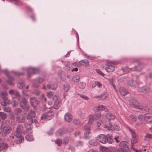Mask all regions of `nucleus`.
I'll return each instance as SVG.
<instances>
[{"label": "nucleus", "mask_w": 152, "mask_h": 152, "mask_svg": "<svg viewBox=\"0 0 152 152\" xmlns=\"http://www.w3.org/2000/svg\"><path fill=\"white\" fill-rule=\"evenodd\" d=\"M100 116V114H97L95 115H90L89 116L88 122V126H85L84 129L86 131V133L88 134L90 133V125L92 124L94 120H96L99 119Z\"/></svg>", "instance_id": "nucleus-1"}, {"label": "nucleus", "mask_w": 152, "mask_h": 152, "mask_svg": "<svg viewBox=\"0 0 152 152\" xmlns=\"http://www.w3.org/2000/svg\"><path fill=\"white\" fill-rule=\"evenodd\" d=\"M23 127L22 126L19 125L17 127V130L15 131V136L18 140H16L17 143H19L24 141V138L22 136Z\"/></svg>", "instance_id": "nucleus-2"}, {"label": "nucleus", "mask_w": 152, "mask_h": 152, "mask_svg": "<svg viewBox=\"0 0 152 152\" xmlns=\"http://www.w3.org/2000/svg\"><path fill=\"white\" fill-rule=\"evenodd\" d=\"M120 148L117 150V152H129L130 150L129 147L125 142H121L120 144Z\"/></svg>", "instance_id": "nucleus-3"}, {"label": "nucleus", "mask_w": 152, "mask_h": 152, "mask_svg": "<svg viewBox=\"0 0 152 152\" xmlns=\"http://www.w3.org/2000/svg\"><path fill=\"white\" fill-rule=\"evenodd\" d=\"M10 94H14L16 97L13 98V102H12V104L14 106L17 104L18 102L20 100V96L18 93L15 92L13 90H11L9 91Z\"/></svg>", "instance_id": "nucleus-4"}, {"label": "nucleus", "mask_w": 152, "mask_h": 152, "mask_svg": "<svg viewBox=\"0 0 152 152\" xmlns=\"http://www.w3.org/2000/svg\"><path fill=\"white\" fill-rule=\"evenodd\" d=\"M138 118L140 120H146L148 122L152 121V114L151 113H148L145 115V116L142 115H139Z\"/></svg>", "instance_id": "nucleus-5"}, {"label": "nucleus", "mask_w": 152, "mask_h": 152, "mask_svg": "<svg viewBox=\"0 0 152 152\" xmlns=\"http://www.w3.org/2000/svg\"><path fill=\"white\" fill-rule=\"evenodd\" d=\"M1 97L3 98L4 101L1 102V104L3 106H6L7 104L10 103L7 98L5 97L7 95V93L6 92H2L1 94Z\"/></svg>", "instance_id": "nucleus-6"}, {"label": "nucleus", "mask_w": 152, "mask_h": 152, "mask_svg": "<svg viewBox=\"0 0 152 152\" xmlns=\"http://www.w3.org/2000/svg\"><path fill=\"white\" fill-rule=\"evenodd\" d=\"M129 131L131 133L132 138L131 139V145L132 148L133 147L134 145L137 142V140L136 139V136L135 132L132 129L130 128H129Z\"/></svg>", "instance_id": "nucleus-7"}, {"label": "nucleus", "mask_w": 152, "mask_h": 152, "mask_svg": "<svg viewBox=\"0 0 152 152\" xmlns=\"http://www.w3.org/2000/svg\"><path fill=\"white\" fill-rule=\"evenodd\" d=\"M12 130V127L10 126H4L2 129V134L4 135L8 134Z\"/></svg>", "instance_id": "nucleus-8"}, {"label": "nucleus", "mask_w": 152, "mask_h": 152, "mask_svg": "<svg viewBox=\"0 0 152 152\" xmlns=\"http://www.w3.org/2000/svg\"><path fill=\"white\" fill-rule=\"evenodd\" d=\"M53 116V113L51 112H49L43 114L41 118L42 120L46 119L47 120H49L52 118Z\"/></svg>", "instance_id": "nucleus-9"}, {"label": "nucleus", "mask_w": 152, "mask_h": 152, "mask_svg": "<svg viewBox=\"0 0 152 152\" xmlns=\"http://www.w3.org/2000/svg\"><path fill=\"white\" fill-rule=\"evenodd\" d=\"M115 64L114 63L110 62L108 63L107 66L105 69L108 72H111L114 70Z\"/></svg>", "instance_id": "nucleus-10"}, {"label": "nucleus", "mask_w": 152, "mask_h": 152, "mask_svg": "<svg viewBox=\"0 0 152 152\" xmlns=\"http://www.w3.org/2000/svg\"><path fill=\"white\" fill-rule=\"evenodd\" d=\"M97 140L105 144L107 142L106 136L103 134H100L98 136Z\"/></svg>", "instance_id": "nucleus-11"}, {"label": "nucleus", "mask_w": 152, "mask_h": 152, "mask_svg": "<svg viewBox=\"0 0 152 152\" xmlns=\"http://www.w3.org/2000/svg\"><path fill=\"white\" fill-rule=\"evenodd\" d=\"M56 98V100L54 104L53 105V107L56 109H58L60 106L61 104V100L59 98H57V97H54L53 98V99H55Z\"/></svg>", "instance_id": "nucleus-12"}, {"label": "nucleus", "mask_w": 152, "mask_h": 152, "mask_svg": "<svg viewBox=\"0 0 152 152\" xmlns=\"http://www.w3.org/2000/svg\"><path fill=\"white\" fill-rule=\"evenodd\" d=\"M104 127L105 128H107L109 130H110L112 131L114 130H119L120 129V127L117 126H116L115 127H114L113 126H112V125L111 124L109 126H107V125H105Z\"/></svg>", "instance_id": "nucleus-13"}, {"label": "nucleus", "mask_w": 152, "mask_h": 152, "mask_svg": "<svg viewBox=\"0 0 152 152\" xmlns=\"http://www.w3.org/2000/svg\"><path fill=\"white\" fill-rule=\"evenodd\" d=\"M30 102L31 105L34 107H36L38 105V101L34 98L31 99Z\"/></svg>", "instance_id": "nucleus-14"}, {"label": "nucleus", "mask_w": 152, "mask_h": 152, "mask_svg": "<svg viewBox=\"0 0 152 152\" xmlns=\"http://www.w3.org/2000/svg\"><path fill=\"white\" fill-rule=\"evenodd\" d=\"M50 84H49L47 85L46 87H45V85L44 86L43 88L45 89H48L51 88L53 90H55L56 89L57 85L56 84H54L53 86H50Z\"/></svg>", "instance_id": "nucleus-15"}, {"label": "nucleus", "mask_w": 152, "mask_h": 152, "mask_svg": "<svg viewBox=\"0 0 152 152\" xmlns=\"http://www.w3.org/2000/svg\"><path fill=\"white\" fill-rule=\"evenodd\" d=\"M65 119L68 122H71L72 120L71 115L69 113H66L65 115Z\"/></svg>", "instance_id": "nucleus-16"}, {"label": "nucleus", "mask_w": 152, "mask_h": 152, "mask_svg": "<svg viewBox=\"0 0 152 152\" xmlns=\"http://www.w3.org/2000/svg\"><path fill=\"white\" fill-rule=\"evenodd\" d=\"M8 148V145L6 143H2L0 144V152L4 151Z\"/></svg>", "instance_id": "nucleus-17"}, {"label": "nucleus", "mask_w": 152, "mask_h": 152, "mask_svg": "<svg viewBox=\"0 0 152 152\" xmlns=\"http://www.w3.org/2000/svg\"><path fill=\"white\" fill-rule=\"evenodd\" d=\"M120 92L121 94L123 96H125L128 93L127 91L123 87L120 88Z\"/></svg>", "instance_id": "nucleus-18"}, {"label": "nucleus", "mask_w": 152, "mask_h": 152, "mask_svg": "<svg viewBox=\"0 0 152 152\" xmlns=\"http://www.w3.org/2000/svg\"><path fill=\"white\" fill-rule=\"evenodd\" d=\"M107 141L109 143H112L113 142V137L111 135H107L106 137Z\"/></svg>", "instance_id": "nucleus-19"}, {"label": "nucleus", "mask_w": 152, "mask_h": 152, "mask_svg": "<svg viewBox=\"0 0 152 152\" xmlns=\"http://www.w3.org/2000/svg\"><path fill=\"white\" fill-rule=\"evenodd\" d=\"M106 118H107L109 121H110L113 120L115 118V117L111 113H109L106 114Z\"/></svg>", "instance_id": "nucleus-20"}, {"label": "nucleus", "mask_w": 152, "mask_h": 152, "mask_svg": "<svg viewBox=\"0 0 152 152\" xmlns=\"http://www.w3.org/2000/svg\"><path fill=\"white\" fill-rule=\"evenodd\" d=\"M97 110H104L106 112L108 111V109L102 105H99L97 107Z\"/></svg>", "instance_id": "nucleus-21"}, {"label": "nucleus", "mask_w": 152, "mask_h": 152, "mask_svg": "<svg viewBox=\"0 0 152 152\" xmlns=\"http://www.w3.org/2000/svg\"><path fill=\"white\" fill-rule=\"evenodd\" d=\"M25 119L24 118L23 116H21L20 117H17L16 121L20 123H23L24 122Z\"/></svg>", "instance_id": "nucleus-22"}, {"label": "nucleus", "mask_w": 152, "mask_h": 152, "mask_svg": "<svg viewBox=\"0 0 152 152\" xmlns=\"http://www.w3.org/2000/svg\"><path fill=\"white\" fill-rule=\"evenodd\" d=\"M25 138L26 140L28 141H31L34 140V138L31 135H27L26 137Z\"/></svg>", "instance_id": "nucleus-23"}, {"label": "nucleus", "mask_w": 152, "mask_h": 152, "mask_svg": "<svg viewBox=\"0 0 152 152\" xmlns=\"http://www.w3.org/2000/svg\"><path fill=\"white\" fill-rule=\"evenodd\" d=\"M26 99H23V101L21 102L20 103V105L21 107L23 108H24L26 107Z\"/></svg>", "instance_id": "nucleus-24"}, {"label": "nucleus", "mask_w": 152, "mask_h": 152, "mask_svg": "<svg viewBox=\"0 0 152 152\" xmlns=\"http://www.w3.org/2000/svg\"><path fill=\"white\" fill-rule=\"evenodd\" d=\"M134 102L135 103V104L133 103V106L136 108L139 109H142L140 105H139V104L138 102H136V101H135Z\"/></svg>", "instance_id": "nucleus-25"}, {"label": "nucleus", "mask_w": 152, "mask_h": 152, "mask_svg": "<svg viewBox=\"0 0 152 152\" xmlns=\"http://www.w3.org/2000/svg\"><path fill=\"white\" fill-rule=\"evenodd\" d=\"M35 113L34 111H31L30 112V113L28 114V118H30L32 120H33L32 118L35 117Z\"/></svg>", "instance_id": "nucleus-26"}, {"label": "nucleus", "mask_w": 152, "mask_h": 152, "mask_svg": "<svg viewBox=\"0 0 152 152\" xmlns=\"http://www.w3.org/2000/svg\"><path fill=\"white\" fill-rule=\"evenodd\" d=\"M0 117H1L2 119H4L7 117V115L4 113L0 112Z\"/></svg>", "instance_id": "nucleus-27"}, {"label": "nucleus", "mask_w": 152, "mask_h": 152, "mask_svg": "<svg viewBox=\"0 0 152 152\" xmlns=\"http://www.w3.org/2000/svg\"><path fill=\"white\" fill-rule=\"evenodd\" d=\"M80 77L78 75H75L73 77V80L75 82V81H77V80H78L80 79Z\"/></svg>", "instance_id": "nucleus-28"}, {"label": "nucleus", "mask_w": 152, "mask_h": 152, "mask_svg": "<svg viewBox=\"0 0 152 152\" xmlns=\"http://www.w3.org/2000/svg\"><path fill=\"white\" fill-rule=\"evenodd\" d=\"M53 94L52 92H48L47 93V96L49 98L53 97Z\"/></svg>", "instance_id": "nucleus-29"}, {"label": "nucleus", "mask_w": 152, "mask_h": 152, "mask_svg": "<svg viewBox=\"0 0 152 152\" xmlns=\"http://www.w3.org/2000/svg\"><path fill=\"white\" fill-rule=\"evenodd\" d=\"M86 86V84L84 83H81L80 85V87L81 89H83Z\"/></svg>", "instance_id": "nucleus-30"}, {"label": "nucleus", "mask_w": 152, "mask_h": 152, "mask_svg": "<svg viewBox=\"0 0 152 152\" xmlns=\"http://www.w3.org/2000/svg\"><path fill=\"white\" fill-rule=\"evenodd\" d=\"M96 72L97 73L103 76H104V74L100 70L96 69Z\"/></svg>", "instance_id": "nucleus-31"}, {"label": "nucleus", "mask_w": 152, "mask_h": 152, "mask_svg": "<svg viewBox=\"0 0 152 152\" xmlns=\"http://www.w3.org/2000/svg\"><path fill=\"white\" fill-rule=\"evenodd\" d=\"M107 95H106V94H105L102 96H98L97 97L99 98L102 99H105L107 97Z\"/></svg>", "instance_id": "nucleus-32"}, {"label": "nucleus", "mask_w": 152, "mask_h": 152, "mask_svg": "<svg viewBox=\"0 0 152 152\" xmlns=\"http://www.w3.org/2000/svg\"><path fill=\"white\" fill-rule=\"evenodd\" d=\"M56 143L59 146H60L62 144L61 140L59 139H58L56 141Z\"/></svg>", "instance_id": "nucleus-33"}, {"label": "nucleus", "mask_w": 152, "mask_h": 152, "mask_svg": "<svg viewBox=\"0 0 152 152\" xmlns=\"http://www.w3.org/2000/svg\"><path fill=\"white\" fill-rule=\"evenodd\" d=\"M11 1H14L15 3L16 4L18 5L20 4H21V2L18 0H10Z\"/></svg>", "instance_id": "nucleus-34"}, {"label": "nucleus", "mask_w": 152, "mask_h": 152, "mask_svg": "<svg viewBox=\"0 0 152 152\" xmlns=\"http://www.w3.org/2000/svg\"><path fill=\"white\" fill-rule=\"evenodd\" d=\"M102 123V121H100V120H99V121H97L96 123V126L98 127H99L100 126L101 124Z\"/></svg>", "instance_id": "nucleus-35"}, {"label": "nucleus", "mask_w": 152, "mask_h": 152, "mask_svg": "<svg viewBox=\"0 0 152 152\" xmlns=\"http://www.w3.org/2000/svg\"><path fill=\"white\" fill-rule=\"evenodd\" d=\"M4 111L6 112H10L11 111V109L10 108L5 107L4 109Z\"/></svg>", "instance_id": "nucleus-36"}, {"label": "nucleus", "mask_w": 152, "mask_h": 152, "mask_svg": "<svg viewBox=\"0 0 152 152\" xmlns=\"http://www.w3.org/2000/svg\"><path fill=\"white\" fill-rule=\"evenodd\" d=\"M130 117L134 121H136V118H135L133 115H131L130 116Z\"/></svg>", "instance_id": "nucleus-37"}, {"label": "nucleus", "mask_w": 152, "mask_h": 152, "mask_svg": "<svg viewBox=\"0 0 152 152\" xmlns=\"http://www.w3.org/2000/svg\"><path fill=\"white\" fill-rule=\"evenodd\" d=\"M42 97V102H46V99L44 95H42L41 96Z\"/></svg>", "instance_id": "nucleus-38"}, {"label": "nucleus", "mask_w": 152, "mask_h": 152, "mask_svg": "<svg viewBox=\"0 0 152 152\" xmlns=\"http://www.w3.org/2000/svg\"><path fill=\"white\" fill-rule=\"evenodd\" d=\"M74 122L75 124H78L80 123V122L79 120H77V119H75V120H74Z\"/></svg>", "instance_id": "nucleus-39"}, {"label": "nucleus", "mask_w": 152, "mask_h": 152, "mask_svg": "<svg viewBox=\"0 0 152 152\" xmlns=\"http://www.w3.org/2000/svg\"><path fill=\"white\" fill-rule=\"evenodd\" d=\"M145 137L149 138H152V134H147L145 136Z\"/></svg>", "instance_id": "nucleus-40"}, {"label": "nucleus", "mask_w": 152, "mask_h": 152, "mask_svg": "<svg viewBox=\"0 0 152 152\" xmlns=\"http://www.w3.org/2000/svg\"><path fill=\"white\" fill-rule=\"evenodd\" d=\"M95 84L96 85L98 86L99 87H102V85L99 82H96Z\"/></svg>", "instance_id": "nucleus-41"}, {"label": "nucleus", "mask_w": 152, "mask_h": 152, "mask_svg": "<svg viewBox=\"0 0 152 152\" xmlns=\"http://www.w3.org/2000/svg\"><path fill=\"white\" fill-rule=\"evenodd\" d=\"M83 64L86 66H88L89 65V63L88 61H85L83 62Z\"/></svg>", "instance_id": "nucleus-42"}, {"label": "nucleus", "mask_w": 152, "mask_h": 152, "mask_svg": "<svg viewBox=\"0 0 152 152\" xmlns=\"http://www.w3.org/2000/svg\"><path fill=\"white\" fill-rule=\"evenodd\" d=\"M23 84L18 83V86L20 88H23Z\"/></svg>", "instance_id": "nucleus-43"}, {"label": "nucleus", "mask_w": 152, "mask_h": 152, "mask_svg": "<svg viewBox=\"0 0 152 152\" xmlns=\"http://www.w3.org/2000/svg\"><path fill=\"white\" fill-rule=\"evenodd\" d=\"M32 71L33 73L34 74H35V73H37V72H38L37 70L36 69H32Z\"/></svg>", "instance_id": "nucleus-44"}, {"label": "nucleus", "mask_w": 152, "mask_h": 152, "mask_svg": "<svg viewBox=\"0 0 152 152\" xmlns=\"http://www.w3.org/2000/svg\"><path fill=\"white\" fill-rule=\"evenodd\" d=\"M132 148L135 152H141L140 150L135 148Z\"/></svg>", "instance_id": "nucleus-45"}, {"label": "nucleus", "mask_w": 152, "mask_h": 152, "mask_svg": "<svg viewBox=\"0 0 152 152\" xmlns=\"http://www.w3.org/2000/svg\"><path fill=\"white\" fill-rule=\"evenodd\" d=\"M15 112H16V113H20L21 112V110L20 109H18L16 110Z\"/></svg>", "instance_id": "nucleus-46"}, {"label": "nucleus", "mask_w": 152, "mask_h": 152, "mask_svg": "<svg viewBox=\"0 0 152 152\" xmlns=\"http://www.w3.org/2000/svg\"><path fill=\"white\" fill-rule=\"evenodd\" d=\"M12 80H11L10 81H8V83L10 85H13V83L12 82Z\"/></svg>", "instance_id": "nucleus-47"}, {"label": "nucleus", "mask_w": 152, "mask_h": 152, "mask_svg": "<svg viewBox=\"0 0 152 152\" xmlns=\"http://www.w3.org/2000/svg\"><path fill=\"white\" fill-rule=\"evenodd\" d=\"M118 137H115L114 138V139L115 140H116V142L117 143H118L120 142V141L118 140Z\"/></svg>", "instance_id": "nucleus-48"}, {"label": "nucleus", "mask_w": 152, "mask_h": 152, "mask_svg": "<svg viewBox=\"0 0 152 152\" xmlns=\"http://www.w3.org/2000/svg\"><path fill=\"white\" fill-rule=\"evenodd\" d=\"M65 91H67L68 90H69V87H66L64 89Z\"/></svg>", "instance_id": "nucleus-49"}, {"label": "nucleus", "mask_w": 152, "mask_h": 152, "mask_svg": "<svg viewBox=\"0 0 152 152\" xmlns=\"http://www.w3.org/2000/svg\"><path fill=\"white\" fill-rule=\"evenodd\" d=\"M78 70V69L77 68H75L74 69H73L72 70V71H77Z\"/></svg>", "instance_id": "nucleus-50"}, {"label": "nucleus", "mask_w": 152, "mask_h": 152, "mask_svg": "<svg viewBox=\"0 0 152 152\" xmlns=\"http://www.w3.org/2000/svg\"><path fill=\"white\" fill-rule=\"evenodd\" d=\"M68 142V140H65V141L64 142H63V143H64V144H66Z\"/></svg>", "instance_id": "nucleus-51"}, {"label": "nucleus", "mask_w": 152, "mask_h": 152, "mask_svg": "<svg viewBox=\"0 0 152 152\" xmlns=\"http://www.w3.org/2000/svg\"><path fill=\"white\" fill-rule=\"evenodd\" d=\"M80 134V133H79V132H78L77 133V132H76L75 134V135H77L78 134Z\"/></svg>", "instance_id": "nucleus-52"}, {"label": "nucleus", "mask_w": 152, "mask_h": 152, "mask_svg": "<svg viewBox=\"0 0 152 152\" xmlns=\"http://www.w3.org/2000/svg\"><path fill=\"white\" fill-rule=\"evenodd\" d=\"M48 104H49V105H51L52 104V102H48Z\"/></svg>", "instance_id": "nucleus-53"}, {"label": "nucleus", "mask_w": 152, "mask_h": 152, "mask_svg": "<svg viewBox=\"0 0 152 152\" xmlns=\"http://www.w3.org/2000/svg\"><path fill=\"white\" fill-rule=\"evenodd\" d=\"M83 98L85 99H88V98L86 96H84Z\"/></svg>", "instance_id": "nucleus-54"}, {"label": "nucleus", "mask_w": 152, "mask_h": 152, "mask_svg": "<svg viewBox=\"0 0 152 152\" xmlns=\"http://www.w3.org/2000/svg\"><path fill=\"white\" fill-rule=\"evenodd\" d=\"M43 79L42 78H40L39 79V82H41V81H42Z\"/></svg>", "instance_id": "nucleus-55"}, {"label": "nucleus", "mask_w": 152, "mask_h": 152, "mask_svg": "<svg viewBox=\"0 0 152 152\" xmlns=\"http://www.w3.org/2000/svg\"><path fill=\"white\" fill-rule=\"evenodd\" d=\"M150 130L152 132V127L151 128H150Z\"/></svg>", "instance_id": "nucleus-56"}, {"label": "nucleus", "mask_w": 152, "mask_h": 152, "mask_svg": "<svg viewBox=\"0 0 152 152\" xmlns=\"http://www.w3.org/2000/svg\"><path fill=\"white\" fill-rule=\"evenodd\" d=\"M95 87V85H92V87L94 88V87Z\"/></svg>", "instance_id": "nucleus-57"}, {"label": "nucleus", "mask_w": 152, "mask_h": 152, "mask_svg": "<svg viewBox=\"0 0 152 152\" xmlns=\"http://www.w3.org/2000/svg\"><path fill=\"white\" fill-rule=\"evenodd\" d=\"M2 142V140H0V142Z\"/></svg>", "instance_id": "nucleus-58"}, {"label": "nucleus", "mask_w": 152, "mask_h": 152, "mask_svg": "<svg viewBox=\"0 0 152 152\" xmlns=\"http://www.w3.org/2000/svg\"><path fill=\"white\" fill-rule=\"evenodd\" d=\"M28 88H29V87L28 86L26 87L27 89H28Z\"/></svg>", "instance_id": "nucleus-59"}, {"label": "nucleus", "mask_w": 152, "mask_h": 152, "mask_svg": "<svg viewBox=\"0 0 152 152\" xmlns=\"http://www.w3.org/2000/svg\"><path fill=\"white\" fill-rule=\"evenodd\" d=\"M26 133V132L25 131L24 132V134H25Z\"/></svg>", "instance_id": "nucleus-60"}, {"label": "nucleus", "mask_w": 152, "mask_h": 152, "mask_svg": "<svg viewBox=\"0 0 152 152\" xmlns=\"http://www.w3.org/2000/svg\"><path fill=\"white\" fill-rule=\"evenodd\" d=\"M144 151H146V149H145L144 150Z\"/></svg>", "instance_id": "nucleus-61"}, {"label": "nucleus", "mask_w": 152, "mask_h": 152, "mask_svg": "<svg viewBox=\"0 0 152 152\" xmlns=\"http://www.w3.org/2000/svg\"><path fill=\"white\" fill-rule=\"evenodd\" d=\"M1 82V79H0V82Z\"/></svg>", "instance_id": "nucleus-62"}, {"label": "nucleus", "mask_w": 152, "mask_h": 152, "mask_svg": "<svg viewBox=\"0 0 152 152\" xmlns=\"http://www.w3.org/2000/svg\"><path fill=\"white\" fill-rule=\"evenodd\" d=\"M12 138H14V137H12Z\"/></svg>", "instance_id": "nucleus-63"}, {"label": "nucleus", "mask_w": 152, "mask_h": 152, "mask_svg": "<svg viewBox=\"0 0 152 152\" xmlns=\"http://www.w3.org/2000/svg\"><path fill=\"white\" fill-rule=\"evenodd\" d=\"M0 110H1V108H0Z\"/></svg>", "instance_id": "nucleus-64"}]
</instances>
